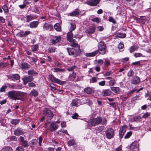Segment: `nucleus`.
Masks as SVG:
<instances>
[{
    "mask_svg": "<svg viewBox=\"0 0 151 151\" xmlns=\"http://www.w3.org/2000/svg\"><path fill=\"white\" fill-rule=\"evenodd\" d=\"M106 49V44L104 41H100L98 45V52L103 55L105 54Z\"/></svg>",
    "mask_w": 151,
    "mask_h": 151,
    "instance_id": "1",
    "label": "nucleus"
},
{
    "mask_svg": "<svg viewBox=\"0 0 151 151\" xmlns=\"http://www.w3.org/2000/svg\"><path fill=\"white\" fill-rule=\"evenodd\" d=\"M43 114L46 116L48 119L49 120L52 119L54 116V114L52 111L47 108H45L43 109Z\"/></svg>",
    "mask_w": 151,
    "mask_h": 151,
    "instance_id": "2",
    "label": "nucleus"
},
{
    "mask_svg": "<svg viewBox=\"0 0 151 151\" xmlns=\"http://www.w3.org/2000/svg\"><path fill=\"white\" fill-rule=\"evenodd\" d=\"M49 78L52 82L56 83L61 85H63L66 83V81H61L52 75H49Z\"/></svg>",
    "mask_w": 151,
    "mask_h": 151,
    "instance_id": "3",
    "label": "nucleus"
},
{
    "mask_svg": "<svg viewBox=\"0 0 151 151\" xmlns=\"http://www.w3.org/2000/svg\"><path fill=\"white\" fill-rule=\"evenodd\" d=\"M102 122V119L101 117H99L97 118L91 119L90 120V124L93 126H95L100 124Z\"/></svg>",
    "mask_w": 151,
    "mask_h": 151,
    "instance_id": "4",
    "label": "nucleus"
},
{
    "mask_svg": "<svg viewBox=\"0 0 151 151\" xmlns=\"http://www.w3.org/2000/svg\"><path fill=\"white\" fill-rule=\"evenodd\" d=\"M105 132L106 137L108 139H111L114 135V130L111 128L107 129Z\"/></svg>",
    "mask_w": 151,
    "mask_h": 151,
    "instance_id": "5",
    "label": "nucleus"
},
{
    "mask_svg": "<svg viewBox=\"0 0 151 151\" xmlns=\"http://www.w3.org/2000/svg\"><path fill=\"white\" fill-rule=\"evenodd\" d=\"M33 78L32 76H24L22 78L24 85H26L28 82L32 81L33 80Z\"/></svg>",
    "mask_w": 151,
    "mask_h": 151,
    "instance_id": "6",
    "label": "nucleus"
},
{
    "mask_svg": "<svg viewBox=\"0 0 151 151\" xmlns=\"http://www.w3.org/2000/svg\"><path fill=\"white\" fill-rule=\"evenodd\" d=\"M31 32L27 30L24 32L23 31H21L17 34V36L19 37H25L31 34Z\"/></svg>",
    "mask_w": 151,
    "mask_h": 151,
    "instance_id": "7",
    "label": "nucleus"
},
{
    "mask_svg": "<svg viewBox=\"0 0 151 151\" xmlns=\"http://www.w3.org/2000/svg\"><path fill=\"white\" fill-rule=\"evenodd\" d=\"M127 126L124 125L120 129L119 131V136L120 139L122 138L124 134L126 131Z\"/></svg>",
    "mask_w": 151,
    "mask_h": 151,
    "instance_id": "8",
    "label": "nucleus"
},
{
    "mask_svg": "<svg viewBox=\"0 0 151 151\" xmlns=\"http://www.w3.org/2000/svg\"><path fill=\"white\" fill-rule=\"evenodd\" d=\"M59 127V126L55 122H52L50 124L49 130L51 132H53L57 129Z\"/></svg>",
    "mask_w": 151,
    "mask_h": 151,
    "instance_id": "9",
    "label": "nucleus"
},
{
    "mask_svg": "<svg viewBox=\"0 0 151 151\" xmlns=\"http://www.w3.org/2000/svg\"><path fill=\"white\" fill-rule=\"evenodd\" d=\"M8 78L12 81H15L19 80L20 79V76L19 74H15L9 76Z\"/></svg>",
    "mask_w": 151,
    "mask_h": 151,
    "instance_id": "10",
    "label": "nucleus"
},
{
    "mask_svg": "<svg viewBox=\"0 0 151 151\" xmlns=\"http://www.w3.org/2000/svg\"><path fill=\"white\" fill-rule=\"evenodd\" d=\"M100 0H91L87 1L86 4L91 6H96L99 2Z\"/></svg>",
    "mask_w": 151,
    "mask_h": 151,
    "instance_id": "11",
    "label": "nucleus"
},
{
    "mask_svg": "<svg viewBox=\"0 0 151 151\" xmlns=\"http://www.w3.org/2000/svg\"><path fill=\"white\" fill-rule=\"evenodd\" d=\"M140 81L139 78L137 76H134L132 80L131 83L134 84H137Z\"/></svg>",
    "mask_w": 151,
    "mask_h": 151,
    "instance_id": "12",
    "label": "nucleus"
},
{
    "mask_svg": "<svg viewBox=\"0 0 151 151\" xmlns=\"http://www.w3.org/2000/svg\"><path fill=\"white\" fill-rule=\"evenodd\" d=\"M20 67L24 69H28L30 68V65L26 63H22L20 64Z\"/></svg>",
    "mask_w": 151,
    "mask_h": 151,
    "instance_id": "13",
    "label": "nucleus"
},
{
    "mask_svg": "<svg viewBox=\"0 0 151 151\" xmlns=\"http://www.w3.org/2000/svg\"><path fill=\"white\" fill-rule=\"evenodd\" d=\"M43 28L44 30H51L52 29V27L51 25L45 23L43 25Z\"/></svg>",
    "mask_w": 151,
    "mask_h": 151,
    "instance_id": "14",
    "label": "nucleus"
},
{
    "mask_svg": "<svg viewBox=\"0 0 151 151\" xmlns=\"http://www.w3.org/2000/svg\"><path fill=\"white\" fill-rule=\"evenodd\" d=\"M61 37L60 36H55L53 38L52 40V44H55L58 42L60 40Z\"/></svg>",
    "mask_w": 151,
    "mask_h": 151,
    "instance_id": "15",
    "label": "nucleus"
},
{
    "mask_svg": "<svg viewBox=\"0 0 151 151\" xmlns=\"http://www.w3.org/2000/svg\"><path fill=\"white\" fill-rule=\"evenodd\" d=\"M67 50L70 55H74L76 52V50L73 48H67Z\"/></svg>",
    "mask_w": 151,
    "mask_h": 151,
    "instance_id": "16",
    "label": "nucleus"
},
{
    "mask_svg": "<svg viewBox=\"0 0 151 151\" xmlns=\"http://www.w3.org/2000/svg\"><path fill=\"white\" fill-rule=\"evenodd\" d=\"M14 134L16 135H19L23 133V129L21 128H18L14 131Z\"/></svg>",
    "mask_w": 151,
    "mask_h": 151,
    "instance_id": "17",
    "label": "nucleus"
},
{
    "mask_svg": "<svg viewBox=\"0 0 151 151\" xmlns=\"http://www.w3.org/2000/svg\"><path fill=\"white\" fill-rule=\"evenodd\" d=\"M37 16L34 15H27L26 16V22H29L30 21L36 19Z\"/></svg>",
    "mask_w": 151,
    "mask_h": 151,
    "instance_id": "18",
    "label": "nucleus"
},
{
    "mask_svg": "<svg viewBox=\"0 0 151 151\" xmlns=\"http://www.w3.org/2000/svg\"><path fill=\"white\" fill-rule=\"evenodd\" d=\"M69 30L70 32H72L76 28V26L75 23H69Z\"/></svg>",
    "mask_w": 151,
    "mask_h": 151,
    "instance_id": "19",
    "label": "nucleus"
},
{
    "mask_svg": "<svg viewBox=\"0 0 151 151\" xmlns=\"http://www.w3.org/2000/svg\"><path fill=\"white\" fill-rule=\"evenodd\" d=\"M84 91L86 93L88 94L94 93V91L92 88L89 87L85 88L84 89Z\"/></svg>",
    "mask_w": 151,
    "mask_h": 151,
    "instance_id": "20",
    "label": "nucleus"
},
{
    "mask_svg": "<svg viewBox=\"0 0 151 151\" xmlns=\"http://www.w3.org/2000/svg\"><path fill=\"white\" fill-rule=\"evenodd\" d=\"M138 146V143L136 142H133L130 146V149L132 150V151H133V150L135 148H137Z\"/></svg>",
    "mask_w": 151,
    "mask_h": 151,
    "instance_id": "21",
    "label": "nucleus"
},
{
    "mask_svg": "<svg viewBox=\"0 0 151 151\" xmlns=\"http://www.w3.org/2000/svg\"><path fill=\"white\" fill-rule=\"evenodd\" d=\"M98 51L97 50L90 53H86L85 54V55L88 57H93L97 54Z\"/></svg>",
    "mask_w": 151,
    "mask_h": 151,
    "instance_id": "22",
    "label": "nucleus"
},
{
    "mask_svg": "<svg viewBox=\"0 0 151 151\" xmlns=\"http://www.w3.org/2000/svg\"><path fill=\"white\" fill-rule=\"evenodd\" d=\"M39 24L38 21H33L31 22L29 25L31 28H35Z\"/></svg>",
    "mask_w": 151,
    "mask_h": 151,
    "instance_id": "23",
    "label": "nucleus"
},
{
    "mask_svg": "<svg viewBox=\"0 0 151 151\" xmlns=\"http://www.w3.org/2000/svg\"><path fill=\"white\" fill-rule=\"evenodd\" d=\"M70 42V45L71 47H78L79 48H80L78 46V43L76 41L75 39L72 40Z\"/></svg>",
    "mask_w": 151,
    "mask_h": 151,
    "instance_id": "24",
    "label": "nucleus"
},
{
    "mask_svg": "<svg viewBox=\"0 0 151 151\" xmlns=\"http://www.w3.org/2000/svg\"><path fill=\"white\" fill-rule=\"evenodd\" d=\"M111 89L115 93L118 94L120 93V90L118 87H111Z\"/></svg>",
    "mask_w": 151,
    "mask_h": 151,
    "instance_id": "25",
    "label": "nucleus"
},
{
    "mask_svg": "<svg viewBox=\"0 0 151 151\" xmlns=\"http://www.w3.org/2000/svg\"><path fill=\"white\" fill-rule=\"evenodd\" d=\"M28 73L29 75L32 76V77L33 76H37L38 74V73L33 69L29 70L28 72Z\"/></svg>",
    "mask_w": 151,
    "mask_h": 151,
    "instance_id": "26",
    "label": "nucleus"
},
{
    "mask_svg": "<svg viewBox=\"0 0 151 151\" xmlns=\"http://www.w3.org/2000/svg\"><path fill=\"white\" fill-rule=\"evenodd\" d=\"M67 38L69 42H70L73 40V35L72 33V32H69L67 34Z\"/></svg>",
    "mask_w": 151,
    "mask_h": 151,
    "instance_id": "27",
    "label": "nucleus"
},
{
    "mask_svg": "<svg viewBox=\"0 0 151 151\" xmlns=\"http://www.w3.org/2000/svg\"><path fill=\"white\" fill-rule=\"evenodd\" d=\"M23 93L18 91H9L8 94H23Z\"/></svg>",
    "mask_w": 151,
    "mask_h": 151,
    "instance_id": "28",
    "label": "nucleus"
},
{
    "mask_svg": "<svg viewBox=\"0 0 151 151\" xmlns=\"http://www.w3.org/2000/svg\"><path fill=\"white\" fill-rule=\"evenodd\" d=\"M138 47L136 45H133L129 49L130 53H132L137 50L138 49Z\"/></svg>",
    "mask_w": 151,
    "mask_h": 151,
    "instance_id": "29",
    "label": "nucleus"
},
{
    "mask_svg": "<svg viewBox=\"0 0 151 151\" xmlns=\"http://www.w3.org/2000/svg\"><path fill=\"white\" fill-rule=\"evenodd\" d=\"M76 77V73L73 72L70 75L69 79L70 81H73L75 79Z\"/></svg>",
    "mask_w": 151,
    "mask_h": 151,
    "instance_id": "30",
    "label": "nucleus"
},
{
    "mask_svg": "<svg viewBox=\"0 0 151 151\" xmlns=\"http://www.w3.org/2000/svg\"><path fill=\"white\" fill-rule=\"evenodd\" d=\"M64 69H61L58 68H55L54 69V72H64L65 71Z\"/></svg>",
    "mask_w": 151,
    "mask_h": 151,
    "instance_id": "31",
    "label": "nucleus"
},
{
    "mask_svg": "<svg viewBox=\"0 0 151 151\" xmlns=\"http://www.w3.org/2000/svg\"><path fill=\"white\" fill-rule=\"evenodd\" d=\"M54 28L57 31L60 32L61 30V27L58 23H57L55 25Z\"/></svg>",
    "mask_w": 151,
    "mask_h": 151,
    "instance_id": "32",
    "label": "nucleus"
},
{
    "mask_svg": "<svg viewBox=\"0 0 151 151\" xmlns=\"http://www.w3.org/2000/svg\"><path fill=\"white\" fill-rule=\"evenodd\" d=\"M10 96L12 99H13L14 100H20L21 99V96H20L21 95H10Z\"/></svg>",
    "mask_w": 151,
    "mask_h": 151,
    "instance_id": "33",
    "label": "nucleus"
},
{
    "mask_svg": "<svg viewBox=\"0 0 151 151\" xmlns=\"http://www.w3.org/2000/svg\"><path fill=\"white\" fill-rule=\"evenodd\" d=\"M79 12L78 10H76L74 12L69 13V15L71 16H75L76 15H78L79 14Z\"/></svg>",
    "mask_w": 151,
    "mask_h": 151,
    "instance_id": "34",
    "label": "nucleus"
},
{
    "mask_svg": "<svg viewBox=\"0 0 151 151\" xmlns=\"http://www.w3.org/2000/svg\"><path fill=\"white\" fill-rule=\"evenodd\" d=\"M95 27H92L89 28L88 30H87L89 34H92L93 33L95 30Z\"/></svg>",
    "mask_w": 151,
    "mask_h": 151,
    "instance_id": "35",
    "label": "nucleus"
},
{
    "mask_svg": "<svg viewBox=\"0 0 151 151\" xmlns=\"http://www.w3.org/2000/svg\"><path fill=\"white\" fill-rule=\"evenodd\" d=\"M38 48V46L37 45H32L31 46V50L32 51L34 52L37 50Z\"/></svg>",
    "mask_w": 151,
    "mask_h": 151,
    "instance_id": "36",
    "label": "nucleus"
},
{
    "mask_svg": "<svg viewBox=\"0 0 151 151\" xmlns=\"http://www.w3.org/2000/svg\"><path fill=\"white\" fill-rule=\"evenodd\" d=\"M20 122L19 119H13L11 122V123L13 124L16 125L18 124Z\"/></svg>",
    "mask_w": 151,
    "mask_h": 151,
    "instance_id": "37",
    "label": "nucleus"
},
{
    "mask_svg": "<svg viewBox=\"0 0 151 151\" xmlns=\"http://www.w3.org/2000/svg\"><path fill=\"white\" fill-rule=\"evenodd\" d=\"M117 36L120 38H124L126 36V34L121 33H118L117 34Z\"/></svg>",
    "mask_w": 151,
    "mask_h": 151,
    "instance_id": "38",
    "label": "nucleus"
},
{
    "mask_svg": "<svg viewBox=\"0 0 151 151\" xmlns=\"http://www.w3.org/2000/svg\"><path fill=\"white\" fill-rule=\"evenodd\" d=\"M77 67L75 65H73L71 66L68 67L67 68V70L69 71H71L73 70H74L76 69Z\"/></svg>",
    "mask_w": 151,
    "mask_h": 151,
    "instance_id": "39",
    "label": "nucleus"
},
{
    "mask_svg": "<svg viewBox=\"0 0 151 151\" xmlns=\"http://www.w3.org/2000/svg\"><path fill=\"white\" fill-rule=\"evenodd\" d=\"M3 151H13L12 148L9 146H8L2 149Z\"/></svg>",
    "mask_w": 151,
    "mask_h": 151,
    "instance_id": "40",
    "label": "nucleus"
},
{
    "mask_svg": "<svg viewBox=\"0 0 151 151\" xmlns=\"http://www.w3.org/2000/svg\"><path fill=\"white\" fill-rule=\"evenodd\" d=\"M143 89V88H140L139 89H135L133 90L132 91L130 92L129 93H130L132 94V93H135V92L136 93H137L138 92H139L140 91L142 90Z\"/></svg>",
    "mask_w": 151,
    "mask_h": 151,
    "instance_id": "41",
    "label": "nucleus"
},
{
    "mask_svg": "<svg viewBox=\"0 0 151 151\" xmlns=\"http://www.w3.org/2000/svg\"><path fill=\"white\" fill-rule=\"evenodd\" d=\"M118 47L120 51H122L124 50V45L122 43H119Z\"/></svg>",
    "mask_w": 151,
    "mask_h": 151,
    "instance_id": "42",
    "label": "nucleus"
},
{
    "mask_svg": "<svg viewBox=\"0 0 151 151\" xmlns=\"http://www.w3.org/2000/svg\"><path fill=\"white\" fill-rule=\"evenodd\" d=\"M134 74V71L132 69L130 70L127 73V76L128 77H132Z\"/></svg>",
    "mask_w": 151,
    "mask_h": 151,
    "instance_id": "43",
    "label": "nucleus"
},
{
    "mask_svg": "<svg viewBox=\"0 0 151 151\" xmlns=\"http://www.w3.org/2000/svg\"><path fill=\"white\" fill-rule=\"evenodd\" d=\"M142 118L140 116L138 115L137 116H134L133 118V120L135 121H138L140 120V119Z\"/></svg>",
    "mask_w": 151,
    "mask_h": 151,
    "instance_id": "44",
    "label": "nucleus"
},
{
    "mask_svg": "<svg viewBox=\"0 0 151 151\" xmlns=\"http://www.w3.org/2000/svg\"><path fill=\"white\" fill-rule=\"evenodd\" d=\"M132 132L131 131H130L128 132L126 134L124 137L125 139H127L129 138L132 135Z\"/></svg>",
    "mask_w": 151,
    "mask_h": 151,
    "instance_id": "45",
    "label": "nucleus"
},
{
    "mask_svg": "<svg viewBox=\"0 0 151 151\" xmlns=\"http://www.w3.org/2000/svg\"><path fill=\"white\" fill-rule=\"evenodd\" d=\"M49 86L50 88V89L52 90H54L56 89L54 84L52 83H50Z\"/></svg>",
    "mask_w": 151,
    "mask_h": 151,
    "instance_id": "46",
    "label": "nucleus"
},
{
    "mask_svg": "<svg viewBox=\"0 0 151 151\" xmlns=\"http://www.w3.org/2000/svg\"><path fill=\"white\" fill-rule=\"evenodd\" d=\"M55 49L54 47H50L48 49V51L50 53L54 52L55 51Z\"/></svg>",
    "mask_w": 151,
    "mask_h": 151,
    "instance_id": "47",
    "label": "nucleus"
},
{
    "mask_svg": "<svg viewBox=\"0 0 151 151\" xmlns=\"http://www.w3.org/2000/svg\"><path fill=\"white\" fill-rule=\"evenodd\" d=\"M140 22L143 23H145L146 21V19L145 16H141L140 17Z\"/></svg>",
    "mask_w": 151,
    "mask_h": 151,
    "instance_id": "48",
    "label": "nucleus"
},
{
    "mask_svg": "<svg viewBox=\"0 0 151 151\" xmlns=\"http://www.w3.org/2000/svg\"><path fill=\"white\" fill-rule=\"evenodd\" d=\"M91 20L93 22H96L97 23H99L100 22V19L98 17L93 18L91 19Z\"/></svg>",
    "mask_w": 151,
    "mask_h": 151,
    "instance_id": "49",
    "label": "nucleus"
},
{
    "mask_svg": "<svg viewBox=\"0 0 151 151\" xmlns=\"http://www.w3.org/2000/svg\"><path fill=\"white\" fill-rule=\"evenodd\" d=\"M104 94H111V91L109 89H106L103 91Z\"/></svg>",
    "mask_w": 151,
    "mask_h": 151,
    "instance_id": "50",
    "label": "nucleus"
},
{
    "mask_svg": "<svg viewBox=\"0 0 151 151\" xmlns=\"http://www.w3.org/2000/svg\"><path fill=\"white\" fill-rule=\"evenodd\" d=\"M75 143V141L72 139L70 140L68 142V144L69 146L73 145Z\"/></svg>",
    "mask_w": 151,
    "mask_h": 151,
    "instance_id": "51",
    "label": "nucleus"
},
{
    "mask_svg": "<svg viewBox=\"0 0 151 151\" xmlns=\"http://www.w3.org/2000/svg\"><path fill=\"white\" fill-rule=\"evenodd\" d=\"M7 66V64L6 63L0 62V68H4Z\"/></svg>",
    "mask_w": 151,
    "mask_h": 151,
    "instance_id": "52",
    "label": "nucleus"
},
{
    "mask_svg": "<svg viewBox=\"0 0 151 151\" xmlns=\"http://www.w3.org/2000/svg\"><path fill=\"white\" fill-rule=\"evenodd\" d=\"M2 9L5 13H7L8 12V8L6 5H3L2 7Z\"/></svg>",
    "mask_w": 151,
    "mask_h": 151,
    "instance_id": "53",
    "label": "nucleus"
},
{
    "mask_svg": "<svg viewBox=\"0 0 151 151\" xmlns=\"http://www.w3.org/2000/svg\"><path fill=\"white\" fill-rule=\"evenodd\" d=\"M116 83L115 81L114 80H112L109 82V85L110 86H113L115 85Z\"/></svg>",
    "mask_w": 151,
    "mask_h": 151,
    "instance_id": "54",
    "label": "nucleus"
},
{
    "mask_svg": "<svg viewBox=\"0 0 151 151\" xmlns=\"http://www.w3.org/2000/svg\"><path fill=\"white\" fill-rule=\"evenodd\" d=\"M112 72L111 71L106 72L105 74H104V76H107L111 75L112 74Z\"/></svg>",
    "mask_w": 151,
    "mask_h": 151,
    "instance_id": "55",
    "label": "nucleus"
},
{
    "mask_svg": "<svg viewBox=\"0 0 151 151\" xmlns=\"http://www.w3.org/2000/svg\"><path fill=\"white\" fill-rule=\"evenodd\" d=\"M150 113L148 112H146L144 114L143 116L142 117V118H146L148 117L149 116H150Z\"/></svg>",
    "mask_w": 151,
    "mask_h": 151,
    "instance_id": "56",
    "label": "nucleus"
},
{
    "mask_svg": "<svg viewBox=\"0 0 151 151\" xmlns=\"http://www.w3.org/2000/svg\"><path fill=\"white\" fill-rule=\"evenodd\" d=\"M15 151H24V150L22 146H19L17 148Z\"/></svg>",
    "mask_w": 151,
    "mask_h": 151,
    "instance_id": "57",
    "label": "nucleus"
},
{
    "mask_svg": "<svg viewBox=\"0 0 151 151\" xmlns=\"http://www.w3.org/2000/svg\"><path fill=\"white\" fill-rule=\"evenodd\" d=\"M22 145L24 147H26L28 146L27 141L24 140L22 142Z\"/></svg>",
    "mask_w": 151,
    "mask_h": 151,
    "instance_id": "58",
    "label": "nucleus"
},
{
    "mask_svg": "<svg viewBox=\"0 0 151 151\" xmlns=\"http://www.w3.org/2000/svg\"><path fill=\"white\" fill-rule=\"evenodd\" d=\"M142 55L140 53H135L134 54V56L136 58L141 57L142 56Z\"/></svg>",
    "mask_w": 151,
    "mask_h": 151,
    "instance_id": "59",
    "label": "nucleus"
},
{
    "mask_svg": "<svg viewBox=\"0 0 151 151\" xmlns=\"http://www.w3.org/2000/svg\"><path fill=\"white\" fill-rule=\"evenodd\" d=\"M79 116L78 114L77 113H75L73 114L72 116V118L73 119H77L78 117Z\"/></svg>",
    "mask_w": 151,
    "mask_h": 151,
    "instance_id": "60",
    "label": "nucleus"
},
{
    "mask_svg": "<svg viewBox=\"0 0 151 151\" xmlns=\"http://www.w3.org/2000/svg\"><path fill=\"white\" fill-rule=\"evenodd\" d=\"M71 104L73 106H78V103L75 100L72 101Z\"/></svg>",
    "mask_w": 151,
    "mask_h": 151,
    "instance_id": "61",
    "label": "nucleus"
},
{
    "mask_svg": "<svg viewBox=\"0 0 151 151\" xmlns=\"http://www.w3.org/2000/svg\"><path fill=\"white\" fill-rule=\"evenodd\" d=\"M98 79V78L96 77H92L91 78V80L93 83L96 82L97 81V80Z\"/></svg>",
    "mask_w": 151,
    "mask_h": 151,
    "instance_id": "62",
    "label": "nucleus"
},
{
    "mask_svg": "<svg viewBox=\"0 0 151 151\" xmlns=\"http://www.w3.org/2000/svg\"><path fill=\"white\" fill-rule=\"evenodd\" d=\"M60 132V134L64 135L65 134H66V133H67V130H60L59 132Z\"/></svg>",
    "mask_w": 151,
    "mask_h": 151,
    "instance_id": "63",
    "label": "nucleus"
},
{
    "mask_svg": "<svg viewBox=\"0 0 151 151\" xmlns=\"http://www.w3.org/2000/svg\"><path fill=\"white\" fill-rule=\"evenodd\" d=\"M7 87L6 86H2L0 88V92H4Z\"/></svg>",
    "mask_w": 151,
    "mask_h": 151,
    "instance_id": "64",
    "label": "nucleus"
}]
</instances>
